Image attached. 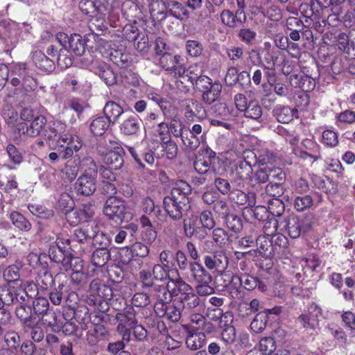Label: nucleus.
<instances>
[{"label": "nucleus", "mask_w": 355, "mask_h": 355, "mask_svg": "<svg viewBox=\"0 0 355 355\" xmlns=\"http://www.w3.org/2000/svg\"><path fill=\"white\" fill-rule=\"evenodd\" d=\"M191 191V188L187 182L180 181L175 183L170 195L164 198V209L172 219L180 220L183 213L189 210L191 205L188 196Z\"/></svg>", "instance_id": "nucleus-1"}, {"label": "nucleus", "mask_w": 355, "mask_h": 355, "mask_svg": "<svg viewBox=\"0 0 355 355\" xmlns=\"http://www.w3.org/2000/svg\"><path fill=\"white\" fill-rule=\"evenodd\" d=\"M82 166L85 167V173L76 181L74 189L78 194L89 196L96 189L97 166L91 157L82 160Z\"/></svg>", "instance_id": "nucleus-2"}, {"label": "nucleus", "mask_w": 355, "mask_h": 355, "mask_svg": "<svg viewBox=\"0 0 355 355\" xmlns=\"http://www.w3.org/2000/svg\"><path fill=\"white\" fill-rule=\"evenodd\" d=\"M312 227V218L298 217L290 215L281 218L280 232H287L293 239L298 238L301 234L309 232Z\"/></svg>", "instance_id": "nucleus-3"}, {"label": "nucleus", "mask_w": 355, "mask_h": 355, "mask_svg": "<svg viewBox=\"0 0 355 355\" xmlns=\"http://www.w3.org/2000/svg\"><path fill=\"white\" fill-rule=\"evenodd\" d=\"M118 324L116 331L123 340L128 343L131 341V331L137 323L138 318L136 311L133 307H128L122 312L118 313L116 315Z\"/></svg>", "instance_id": "nucleus-4"}, {"label": "nucleus", "mask_w": 355, "mask_h": 355, "mask_svg": "<svg viewBox=\"0 0 355 355\" xmlns=\"http://www.w3.org/2000/svg\"><path fill=\"white\" fill-rule=\"evenodd\" d=\"M126 209L123 200L115 196H110L105 202L103 213L109 219L121 222L132 218L131 214Z\"/></svg>", "instance_id": "nucleus-5"}, {"label": "nucleus", "mask_w": 355, "mask_h": 355, "mask_svg": "<svg viewBox=\"0 0 355 355\" xmlns=\"http://www.w3.org/2000/svg\"><path fill=\"white\" fill-rule=\"evenodd\" d=\"M89 296L87 302L89 305H100L102 300H110L112 298V288L103 284L100 279H93L89 288Z\"/></svg>", "instance_id": "nucleus-6"}, {"label": "nucleus", "mask_w": 355, "mask_h": 355, "mask_svg": "<svg viewBox=\"0 0 355 355\" xmlns=\"http://www.w3.org/2000/svg\"><path fill=\"white\" fill-rule=\"evenodd\" d=\"M71 248L70 239L59 238L55 245H51L49 250V256L51 261L61 263L65 270H68V265L71 266V257L66 254V246Z\"/></svg>", "instance_id": "nucleus-7"}, {"label": "nucleus", "mask_w": 355, "mask_h": 355, "mask_svg": "<svg viewBox=\"0 0 355 355\" xmlns=\"http://www.w3.org/2000/svg\"><path fill=\"white\" fill-rule=\"evenodd\" d=\"M149 254L148 248L141 242H136L130 248L124 249L121 252V262L124 264L133 265L134 262L140 267L142 263L141 258Z\"/></svg>", "instance_id": "nucleus-8"}, {"label": "nucleus", "mask_w": 355, "mask_h": 355, "mask_svg": "<svg viewBox=\"0 0 355 355\" xmlns=\"http://www.w3.org/2000/svg\"><path fill=\"white\" fill-rule=\"evenodd\" d=\"M154 310L157 315L159 318H165L172 322L179 321L182 315V309L178 302L175 303L163 304L155 302Z\"/></svg>", "instance_id": "nucleus-9"}, {"label": "nucleus", "mask_w": 355, "mask_h": 355, "mask_svg": "<svg viewBox=\"0 0 355 355\" xmlns=\"http://www.w3.org/2000/svg\"><path fill=\"white\" fill-rule=\"evenodd\" d=\"M185 278L190 282H211L212 277L209 272L198 261L191 262L184 272Z\"/></svg>", "instance_id": "nucleus-10"}, {"label": "nucleus", "mask_w": 355, "mask_h": 355, "mask_svg": "<svg viewBox=\"0 0 355 355\" xmlns=\"http://www.w3.org/2000/svg\"><path fill=\"white\" fill-rule=\"evenodd\" d=\"M204 263L208 270L219 273L226 270L229 265V260L223 251H217L212 255L205 256Z\"/></svg>", "instance_id": "nucleus-11"}, {"label": "nucleus", "mask_w": 355, "mask_h": 355, "mask_svg": "<svg viewBox=\"0 0 355 355\" xmlns=\"http://www.w3.org/2000/svg\"><path fill=\"white\" fill-rule=\"evenodd\" d=\"M181 57L173 56L170 53H163L159 58V64L166 71L182 76L186 72L185 67L180 62Z\"/></svg>", "instance_id": "nucleus-12"}, {"label": "nucleus", "mask_w": 355, "mask_h": 355, "mask_svg": "<svg viewBox=\"0 0 355 355\" xmlns=\"http://www.w3.org/2000/svg\"><path fill=\"white\" fill-rule=\"evenodd\" d=\"M46 122V120L44 116L38 115L33 119L29 126L25 123L17 124V130L19 135H27L29 137H35L40 133Z\"/></svg>", "instance_id": "nucleus-13"}, {"label": "nucleus", "mask_w": 355, "mask_h": 355, "mask_svg": "<svg viewBox=\"0 0 355 355\" xmlns=\"http://www.w3.org/2000/svg\"><path fill=\"white\" fill-rule=\"evenodd\" d=\"M182 107L184 112V116L189 120H193L194 117L204 119L206 116L205 108L196 100L188 98L182 101Z\"/></svg>", "instance_id": "nucleus-14"}, {"label": "nucleus", "mask_w": 355, "mask_h": 355, "mask_svg": "<svg viewBox=\"0 0 355 355\" xmlns=\"http://www.w3.org/2000/svg\"><path fill=\"white\" fill-rule=\"evenodd\" d=\"M51 315L52 320L44 318L43 319V322L48 327H50L53 331L59 332L62 331L65 335L69 336L76 331V326L73 322H67L63 324L62 322L57 319L55 313H51Z\"/></svg>", "instance_id": "nucleus-15"}, {"label": "nucleus", "mask_w": 355, "mask_h": 355, "mask_svg": "<svg viewBox=\"0 0 355 355\" xmlns=\"http://www.w3.org/2000/svg\"><path fill=\"white\" fill-rule=\"evenodd\" d=\"M116 148L105 155L102 158L104 164L108 165L112 169H119L123 165L124 150L119 144H114Z\"/></svg>", "instance_id": "nucleus-16"}, {"label": "nucleus", "mask_w": 355, "mask_h": 355, "mask_svg": "<svg viewBox=\"0 0 355 355\" xmlns=\"http://www.w3.org/2000/svg\"><path fill=\"white\" fill-rule=\"evenodd\" d=\"M168 288L172 293V297H177L178 300L193 290L191 286L180 277L177 279H170L168 281Z\"/></svg>", "instance_id": "nucleus-17"}, {"label": "nucleus", "mask_w": 355, "mask_h": 355, "mask_svg": "<svg viewBox=\"0 0 355 355\" xmlns=\"http://www.w3.org/2000/svg\"><path fill=\"white\" fill-rule=\"evenodd\" d=\"M9 74H10V76L23 78L22 86L26 91L33 89L35 86L33 78L30 76H26V64L24 63L14 64L10 69Z\"/></svg>", "instance_id": "nucleus-18"}, {"label": "nucleus", "mask_w": 355, "mask_h": 355, "mask_svg": "<svg viewBox=\"0 0 355 355\" xmlns=\"http://www.w3.org/2000/svg\"><path fill=\"white\" fill-rule=\"evenodd\" d=\"M94 64L93 67L96 74H97L107 85H113L116 82V76L113 70L109 65L103 62L100 63L96 67Z\"/></svg>", "instance_id": "nucleus-19"}, {"label": "nucleus", "mask_w": 355, "mask_h": 355, "mask_svg": "<svg viewBox=\"0 0 355 355\" xmlns=\"http://www.w3.org/2000/svg\"><path fill=\"white\" fill-rule=\"evenodd\" d=\"M33 60L35 66L42 71L51 72L55 69V60L40 51H35L33 53Z\"/></svg>", "instance_id": "nucleus-20"}, {"label": "nucleus", "mask_w": 355, "mask_h": 355, "mask_svg": "<svg viewBox=\"0 0 355 355\" xmlns=\"http://www.w3.org/2000/svg\"><path fill=\"white\" fill-rule=\"evenodd\" d=\"M141 120L137 116H130L120 125L121 132L125 135H136L141 130Z\"/></svg>", "instance_id": "nucleus-21"}, {"label": "nucleus", "mask_w": 355, "mask_h": 355, "mask_svg": "<svg viewBox=\"0 0 355 355\" xmlns=\"http://www.w3.org/2000/svg\"><path fill=\"white\" fill-rule=\"evenodd\" d=\"M297 110L288 106L277 105L273 110V114L277 120L282 123H288L296 116Z\"/></svg>", "instance_id": "nucleus-22"}, {"label": "nucleus", "mask_w": 355, "mask_h": 355, "mask_svg": "<svg viewBox=\"0 0 355 355\" xmlns=\"http://www.w3.org/2000/svg\"><path fill=\"white\" fill-rule=\"evenodd\" d=\"M96 227V223L94 221H91L88 223L86 225L77 228L73 231L72 240H70L71 242H78L80 243L86 242L88 239H91V235L94 236V233L92 232L93 228Z\"/></svg>", "instance_id": "nucleus-23"}, {"label": "nucleus", "mask_w": 355, "mask_h": 355, "mask_svg": "<svg viewBox=\"0 0 355 355\" xmlns=\"http://www.w3.org/2000/svg\"><path fill=\"white\" fill-rule=\"evenodd\" d=\"M239 284L242 285L248 291H252L256 288L261 292L266 290V285L257 277L248 274H243L239 276Z\"/></svg>", "instance_id": "nucleus-24"}, {"label": "nucleus", "mask_w": 355, "mask_h": 355, "mask_svg": "<svg viewBox=\"0 0 355 355\" xmlns=\"http://www.w3.org/2000/svg\"><path fill=\"white\" fill-rule=\"evenodd\" d=\"M80 163V158L68 160L62 170V178L68 182L73 181L78 175Z\"/></svg>", "instance_id": "nucleus-25"}, {"label": "nucleus", "mask_w": 355, "mask_h": 355, "mask_svg": "<svg viewBox=\"0 0 355 355\" xmlns=\"http://www.w3.org/2000/svg\"><path fill=\"white\" fill-rule=\"evenodd\" d=\"M221 91V84L218 82H214L212 85L201 92L203 102L208 105L212 104L218 99Z\"/></svg>", "instance_id": "nucleus-26"}, {"label": "nucleus", "mask_w": 355, "mask_h": 355, "mask_svg": "<svg viewBox=\"0 0 355 355\" xmlns=\"http://www.w3.org/2000/svg\"><path fill=\"white\" fill-rule=\"evenodd\" d=\"M205 333V331L189 332L186 339L187 347L193 351L202 348L206 344Z\"/></svg>", "instance_id": "nucleus-27"}, {"label": "nucleus", "mask_w": 355, "mask_h": 355, "mask_svg": "<svg viewBox=\"0 0 355 355\" xmlns=\"http://www.w3.org/2000/svg\"><path fill=\"white\" fill-rule=\"evenodd\" d=\"M191 327L196 330H202L207 334L213 330V325L210 322H207L206 318L200 313L192 314L190 317Z\"/></svg>", "instance_id": "nucleus-28"}, {"label": "nucleus", "mask_w": 355, "mask_h": 355, "mask_svg": "<svg viewBox=\"0 0 355 355\" xmlns=\"http://www.w3.org/2000/svg\"><path fill=\"white\" fill-rule=\"evenodd\" d=\"M105 117L107 118L110 123H115L123 113V109L114 101L107 102L103 109Z\"/></svg>", "instance_id": "nucleus-29"}, {"label": "nucleus", "mask_w": 355, "mask_h": 355, "mask_svg": "<svg viewBox=\"0 0 355 355\" xmlns=\"http://www.w3.org/2000/svg\"><path fill=\"white\" fill-rule=\"evenodd\" d=\"M263 355H279L277 352V343L271 336L263 337L257 347Z\"/></svg>", "instance_id": "nucleus-30"}, {"label": "nucleus", "mask_w": 355, "mask_h": 355, "mask_svg": "<svg viewBox=\"0 0 355 355\" xmlns=\"http://www.w3.org/2000/svg\"><path fill=\"white\" fill-rule=\"evenodd\" d=\"M232 174L239 180L247 179L252 171L251 165L245 160H239L232 168Z\"/></svg>", "instance_id": "nucleus-31"}, {"label": "nucleus", "mask_w": 355, "mask_h": 355, "mask_svg": "<svg viewBox=\"0 0 355 355\" xmlns=\"http://www.w3.org/2000/svg\"><path fill=\"white\" fill-rule=\"evenodd\" d=\"M15 313L17 317L23 321L26 326L32 327L35 324V318L33 319L32 309L30 306L21 305L17 306Z\"/></svg>", "instance_id": "nucleus-32"}, {"label": "nucleus", "mask_w": 355, "mask_h": 355, "mask_svg": "<svg viewBox=\"0 0 355 355\" xmlns=\"http://www.w3.org/2000/svg\"><path fill=\"white\" fill-rule=\"evenodd\" d=\"M9 218L11 220L12 225L21 231L28 232L32 227V225L29 220L26 219L21 214L17 211H12L10 214Z\"/></svg>", "instance_id": "nucleus-33"}, {"label": "nucleus", "mask_w": 355, "mask_h": 355, "mask_svg": "<svg viewBox=\"0 0 355 355\" xmlns=\"http://www.w3.org/2000/svg\"><path fill=\"white\" fill-rule=\"evenodd\" d=\"M68 48L75 55L80 56L85 52V41L78 34L71 35L68 40Z\"/></svg>", "instance_id": "nucleus-34"}, {"label": "nucleus", "mask_w": 355, "mask_h": 355, "mask_svg": "<svg viewBox=\"0 0 355 355\" xmlns=\"http://www.w3.org/2000/svg\"><path fill=\"white\" fill-rule=\"evenodd\" d=\"M109 119L104 116L94 119L90 124V130L95 135H102L110 125Z\"/></svg>", "instance_id": "nucleus-35"}, {"label": "nucleus", "mask_w": 355, "mask_h": 355, "mask_svg": "<svg viewBox=\"0 0 355 355\" xmlns=\"http://www.w3.org/2000/svg\"><path fill=\"white\" fill-rule=\"evenodd\" d=\"M182 311H190L197 307L200 304L198 297L194 293L193 290L189 293L188 295L182 297L178 301Z\"/></svg>", "instance_id": "nucleus-36"}, {"label": "nucleus", "mask_w": 355, "mask_h": 355, "mask_svg": "<svg viewBox=\"0 0 355 355\" xmlns=\"http://www.w3.org/2000/svg\"><path fill=\"white\" fill-rule=\"evenodd\" d=\"M114 144L119 143L111 137H105L98 141L97 145V150L101 159L104 157L105 155L116 148Z\"/></svg>", "instance_id": "nucleus-37"}, {"label": "nucleus", "mask_w": 355, "mask_h": 355, "mask_svg": "<svg viewBox=\"0 0 355 355\" xmlns=\"http://www.w3.org/2000/svg\"><path fill=\"white\" fill-rule=\"evenodd\" d=\"M181 139L187 150L195 151L200 146L203 139V135L195 136L187 132H184Z\"/></svg>", "instance_id": "nucleus-38"}, {"label": "nucleus", "mask_w": 355, "mask_h": 355, "mask_svg": "<svg viewBox=\"0 0 355 355\" xmlns=\"http://www.w3.org/2000/svg\"><path fill=\"white\" fill-rule=\"evenodd\" d=\"M313 312H315L313 315H302L299 317V322L303 325L304 327L307 328L310 327L311 329L314 327V323L316 320V318L320 315H322L321 309L316 304H312L310 308Z\"/></svg>", "instance_id": "nucleus-39"}, {"label": "nucleus", "mask_w": 355, "mask_h": 355, "mask_svg": "<svg viewBox=\"0 0 355 355\" xmlns=\"http://www.w3.org/2000/svg\"><path fill=\"white\" fill-rule=\"evenodd\" d=\"M268 55H270L271 58V67L270 66L266 67L264 66V69H266L265 74L267 77L268 83L270 85H272L275 84L276 81V73L274 69V66L276 64L278 54L279 53V51H275L274 50L268 51Z\"/></svg>", "instance_id": "nucleus-40"}, {"label": "nucleus", "mask_w": 355, "mask_h": 355, "mask_svg": "<svg viewBox=\"0 0 355 355\" xmlns=\"http://www.w3.org/2000/svg\"><path fill=\"white\" fill-rule=\"evenodd\" d=\"M58 143H62L65 146H68L71 149L74 150L75 152L78 151L82 147V142L80 138L76 135L68 134L62 135L58 139Z\"/></svg>", "instance_id": "nucleus-41"}, {"label": "nucleus", "mask_w": 355, "mask_h": 355, "mask_svg": "<svg viewBox=\"0 0 355 355\" xmlns=\"http://www.w3.org/2000/svg\"><path fill=\"white\" fill-rule=\"evenodd\" d=\"M154 296L157 300L156 302H161L167 304L172 300V293L168 288V283L167 286H158L154 288Z\"/></svg>", "instance_id": "nucleus-42"}, {"label": "nucleus", "mask_w": 355, "mask_h": 355, "mask_svg": "<svg viewBox=\"0 0 355 355\" xmlns=\"http://www.w3.org/2000/svg\"><path fill=\"white\" fill-rule=\"evenodd\" d=\"M110 258V252L105 248H98L92 254V262L97 266H104Z\"/></svg>", "instance_id": "nucleus-43"}, {"label": "nucleus", "mask_w": 355, "mask_h": 355, "mask_svg": "<svg viewBox=\"0 0 355 355\" xmlns=\"http://www.w3.org/2000/svg\"><path fill=\"white\" fill-rule=\"evenodd\" d=\"M49 307V303L46 298L45 297H38L33 302V309L36 313L39 314H44L42 318V320L44 318H47L49 320H52L51 313L52 312L47 313Z\"/></svg>", "instance_id": "nucleus-44"}, {"label": "nucleus", "mask_w": 355, "mask_h": 355, "mask_svg": "<svg viewBox=\"0 0 355 355\" xmlns=\"http://www.w3.org/2000/svg\"><path fill=\"white\" fill-rule=\"evenodd\" d=\"M268 316L265 313H257L250 324L251 330L255 334L261 333L266 327Z\"/></svg>", "instance_id": "nucleus-45"}, {"label": "nucleus", "mask_w": 355, "mask_h": 355, "mask_svg": "<svg viewBox=\"0 0 355 355\" xmlns=\"http://www.w3.org/2000/svg\"><path fill=\"white\" fill-rule=\"evenodd\" d=\"M302 145L307 152L310 153V158L313 162L321 159L320 146L316 142L311 139H306L302 141Z\"/></svg>", "instance_id": "nucleus-46"}, {"label": "nucleus", "mask_w": 355, "mask_h": 355, "mask_svg": "<svg viewBox=\"0 0 355 355\" xmlns=\"http://www.w3.org/2000/svg\"><path fill=\"white\" fill-rule=\"evenodd\" d=\"M291 80L293 79L297 80L295 87H299L304 91H311L315 87V80L308 76H298L294 75L291 76Z\"/></svg>", "instance_id": "nucleus-47"}, {"label": "nucleus", "mask_w": 355, "mask_h": 355, "mask_svg": "<svg viewBox=\"0 0 355 355\" xmlns=\"http://www.w3.org/2000/svg\"><path fill=\"white\" fill-rule=\"evenodd\" d=\"M2 116L9 127L13 128L16 126L18 121V114L11 105H6L3 107Z\"/></svg>", "instance_id": "nucleus-48"}, {"label": "nucleus", "mask_w": 355, "mask_h": 355, "mask_svg": "<svg viewBox=\"0 0 355 355\" xmlns=\"http://www.w3.org/2000/svg\"><path fill=\"white\" fill-rule=\"evenodd\" d=\"M68 212L67 218L70 223L76 225L81 221L86 220L92 216V212H87L85 209L70 210Z\"/></svg>", "instance_id": "nucleus-49"}, {"label": "nucleus", "mask_w": 355, "mask_h": 355, "mask_svg": "<svg viewBox=\"0 0 355 355\" xmlns=\"http://www.w3.org/2000/svg\"><path fill=\"white\" fill-rule=\"evenodd\" d=\"M58 67L61 70H64L71 67L73 64V60L69 55V51L64 48L60 49L59 53L56 58Z\"/></svg>", "instance_id": "nucleus-50"}, {"label": "nucleus", "mask_w": 355, "mask_h": 355, "mask_svg": "<svg viewBox=\"0 0 355 355\" xmlns=\"http://www.w3.org/2000/svg\"><path fill=\"white\" fill-rule=\"evenodd\" d=\"M243 112L245 117L254 120H259L262 115V108L261 105L255 101H250Z\"/></svg>", "instance_id": "nucleus-51"}, {"label": "nucleus", "mask_w": 355, "mask_h": 355, "mask_svg": "<svg viewBox=\"0 0 355 355\" xmlns=\"http://www.w3.org/2000/svg\"><path fill=\"white\" fill-rule=\"evenodd\" d=\"M268 211L274 216H280L284 211V204L279 197H273L268 200Z\"/></svg>", "instance_id": "nucleus-52"}, {"label": "nucleus", "mask_w": 355, "mask_h": 355, "mask_svg": "<svg viewBox=\"0 0 355 355\" xmlns=\"http://www.w3.org/2000/svg\"><path fill=\"white\" fill-rule=\"evenodd\" d=\"M281 218H270L264 223L263 231L268 238L274 236L277 231L280 232Z\"/></svg>", "instance_id": "nucleus-53"}, {"label": "nucleus", "mask_w": 355, "mask_h": 355, "mask_svg": "<svg viewBox=\"0 0 355 355\" xmlns=\"http://www.w3.org/2000/svg\"><path fill=\"white\" fill-rule=\"evenodd\" d=\"M94 236L91 235V239L93 240L94 245H98V248H105L109 245L110 241L108 236L102 232H99L98 226L96 224V227L93 228Z\"/></svg>", "instance_id": "nucleus-54"}, {"label": "nucleus", "mask_w": 355, "mask_h": 355, "mask_svg": "<svg viewBox=\"0 0 355 355\" xmlns=\"http://www.w3.org/2000/svg\"><path fill=\"white\" fill-rule=\"evenodd\" d=\"M355 122V112L349 110H345L336 116V124L340 125L352 124Z\"/></svg>", "instance_id": "nucleus-55"}, {"label": "nucleus", "mask_w": 355, "mask_h": 355, "mask_svg": "<svg viewBox=\"0 0 355 355\" xmlns=\"http://www.w3.org/2000/svg\"><path fill=\"white\" fill-rule=\"evenodd\" d=\"M237 35L241 42L251 44L256 39L257 33L251 28L243 27L238 31Z\"/></svg>", "instance_id": "nucleus-56"}, {"label": "nucleus", "mask_w": 355, "mask_h": 355, "mask_svg": "<svg viewBox=\"0 0 355 355\" xmlns=\"http://www.w3.org/2000/svg\"><path fill=\"white\" fill-rule=\"evenodd\" d=\"M37 284L44 290H48L54 285V279L51 272L44 271L37 279Z\"/></svg>", "instance_id": "nucleus-57"}, {"label": "nucleus", "mask_w": 355, "mask_h": 355, "mask_svg": "<svg viewBox=\"0 0 355 355\" xmlns=\"http://www.w3.org/2000/svg\"><path fill=\"white\" fill-rule=\"evenodd\" d=\"M322 142L329 147H335L338 144V134L331 130H325L322 135Z\"/></svg>", "instance_id": "nucleus-58"}, {"label": "nucleus", "mask_w": 355, "mask_h": 355, "mask_svg": "<svg viewBox=\"0 0 355 355\" xmlns=\"http://www.w3.org/2000/svg\"><path fill=\"white\" fill-rule=\"evenodd\" d=\"M313 204L312 198L306 195L304 196H297L294 200V207L298 211H302L304 209L309 208Z\"/></svg>", "instance_id": "nucleus-59"}, {"label": "nucleus", "mask_w": 355, "mask_h": 355, "mask_svg": "<svg viewBox=\"0 0 355 355\" xmlns=\"http://www.w3.org/2000/svg\"><path fill=\"white\" fill-rule=\"evenodd\" d=\"M94 8V16L99 15L105 16L110 10L108 0H92Z\"/></svg>", "instance_id": "nucleus-60"}, {"label": "nucleus", "mask_w": 355, "mask_h": 355, "mask_svg": "<svg viewBox=\"0 0 355 355\" xmlns=\"http://www.w3.org/2000/svg\"><path fill=\"white\" fill-rule=\"evenodd\" d=\"M225 223L227 227L233 232H239L242 227L243 224L241 218L234 214H229L226 216Z\"/></svg>", "instance_id": "nucleus-61"}, {"label": "nucleus", "mask_w": 355, "mask_h": 355, "mask_svg": "<svg viewBox=\"0 0 355 355\" xmlns=\"http://www.w3.org/2000/svg\"><path fill=\"white\" fill-rule=\"evenodd\" d=\"M212 237L214 241L219 247L225 245L228 241V235L227 232L222 228L218 227L213 230Z\"/></svg>", "instance_id": "nucleus-62"}, {"label": "nucleus", "mask_w": 355, "mask_h": 355, "mask_svg": "<svg viewBox=\"0 0 355 355\" xmlns=\"http://www.w3.org/2000/svg\"><path fill=\"white\" fill-rule=\"evenodd\" d=\"M3 277L7 282L17 281L19 279V268L16 265L9 266L3 271Z\"/></svg>", "instance_id": "nucleus-63"}, {"label": "nucleus", "mask_w": 355, "mask_h": 355, "mask_svg": "<svg viewBox=\"0 0 355 355\" xmlns=\"http://www.w3.org/2000/svg\"><path fill=\"white\" fill-rule=\"evenodd\" d=\"M200 222L204 228L211 230L215 226V221L210 211H203L199 216Z\"/></svg>", "instance_id": "nucleus-64"}]
</instances>
